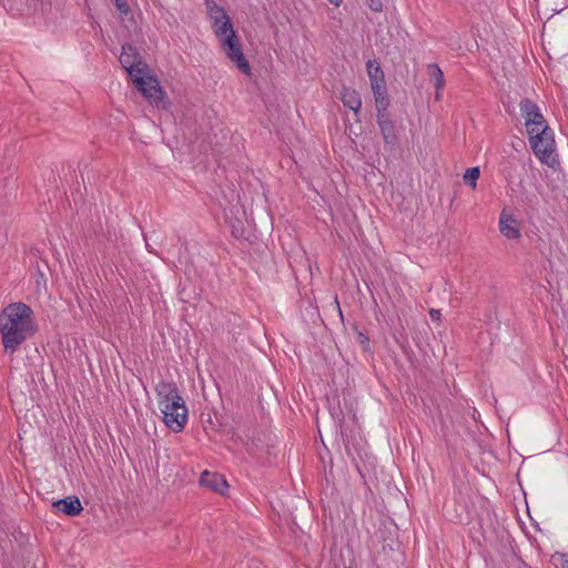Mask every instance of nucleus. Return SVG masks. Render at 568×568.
<instances>
[{"label": "nucleus", "instance_id": "obj_1", "mask_svg": "<svg viewBox=\"0 0 568 568\" xmlns=\"http://www.w3.org/2000/svg\"><path fill=\"white\" fill-rule=\"evenodd\" d=\"M33 310L22 302L9 304L0 313V334L6 353H16L21 344L32 337L38 326Z\"/></svg>", "mask_w": 568, "mask_h": 568}, {"label": "nucleus", "instance_id": "obj_2", "mask_svg": "<svg viewBox=\"0 0 568 568\" xmlns=\"http://www.w3.org/2000/svg\"><path fill=\"white\" fill-rule=\"evenodd\" d=\"M529 142L535 155L542 164L551 169H556L559 165L552 131H545L544 128L542 131L536 133Z\"/></svg>", "mask_w": 568, "mask_h": 568}, {"label": "nucleus", "instance_id": "obj_3", "mask_svg": "<svg viewBox=\"0 0 568 568\" xmlns=\"http://www.w3.org/2000/svg\"><path fill=\"white\" fill-rule=\"evenodd\" d=\"M132 82L151 104H154L156 108H166L164 101L165 93L154 77H146L145 73H141L133 78Z\"/></svg>", "mask_w": 568, "mask_h": 568}, {"label": "nucleus", "instance_id": "obj_4", "mask_svg": "<svg viewBox=\"0 0 568 568\" xmlns=\"http://www.w3.org/2000/svg\"><path fill=\"white\" fill-rule=\"evenodd\" d=\"M226 58L245 75H251V64L245 58L242 44L236 33H231L221 40Z\"/></svg>", "mask_w": 568, "mask_h": 568}, {"label": "nucleus", "instance_id": "obj_5", "mask_svg": "<svg viewBox=\"0 0 568 568\" xmlns=\"http://www.w3.org/2000/svg\"><path fill=\"white\" fill-rule=\"evenodd\" d=\"M120 62L122 67L128 71L131 79L141 73H145V71L149 69L148 64L143 61L139 50L131 43H124L122 45Z\"/></svg>", "mask_w": 568, "mask_h": 568}, {"label": "nucleus", "instance_id": "obj_6", "mask_svg": "<svg viewBox=\"0 0 568 568\" xmlns=\"http://www.w3.org/2000/svg\"><path fill=\"white\" fill-rule=\"evenodd\" d=\"M376 121L385 144L394 150L398 145V134L389 112L376 113Z\"/></svg>", "mask_w": 568, "mask_h": 568}, {"label": "nucleus", "instance_id": "obj_7", "mask_svg": "<svg viewBox=\"0 0 568 568\" xmlns=\"http://www.w3.org/2000/svg\"><path fill=\"white\" fill-rule=\"evenodd\" d=\"M519 222L514 214L503 210L499 216V232L508 240H518L521 237V232L518 226Z\"/></svg>", "mask_w": 568, "mask_h": 568}, {"label": "nucleus", "instance_id": "obj_8", "mask_svg": "<svg viewBox=\"0 0 568 568\" xmlns=\"http://www.w3.org/2000/svg\"><path fill=\"white\" fill-rule=\"evenodd\" d=\"M200 485L220 495H224L229 487L224 476L217 473H210L209 470H204L201 474Z\"/></svg>", "mask_w": 568, "mask_h": 568}, {"label": "nucleus", "instance_id": "obj_9", "mask_svg": "<svg viewBox=\"0 0 568 568\" xmlns=\"http://www.w3.org/2000/svg\"><path fill=\"white\" fill-rule=\"evenodd\" d=\"M521 115L525 118V125L547 123L540 113L538 105L530 99H523L519 103Z\"/></svg>", "mask_w": 568, "mask_h": 568}, {"label": "nucleus", "instance_id": "obj_10", "mask_svg": "<svg viewBox=\"0 0 568 568\" xmlns=\"http://www.w3.org/2000/svg\"><path fill=\"white\" fill-rule=\"evenodd\" d=\"M52 506L63 514L74 517L80 515L83 510L81 501L77 496H69L63 499H59L52 504Z\"/></svg>", "mask_w": 568, "mask_h": 568}, {"label": "nucleus", "instance_id": "obj_11", "mask_svg": "<svg viewBox=\"0 0 568 568\" xmlns=\"http://www.w3.org/2000/svg\"><path fill=\"white\" fill-rule=\"evenodd\" d=\"M341 100L345 106L354 111L355 116L358 115L362 108V99L355 89L343 85ZM356 121H359L358 118H356Z\"/></svg>", "mask_w": 568, "mask_h": 568}, {"label": "nucleus", "instance_id": "obj_12", "mask_svg": "<svg viewBox=\"0 0 568 568\" xmlns=\"http://www.w3.org/2000/svg\"><path fill=\"white\" fill-rule=\"evenodd\" d=\"M163 420L170 429L174 433H179L184 428L187 422V408H183V410L179 413H165Z\"/></svg>", "mask_w": 568, "mask_h": 568}, {"label": "nucleus", "instance_id": "obj_13", "mask_svg": "<svg viewBox=\"0 0 568 568\" xmlns=\"http://www.w3.org/2000/svg\"><path fill=\"white\" fill-rule=\"evenodd\" d=\"M375 100L376 113L387 112L389 106V97L386 89V84H375L371 87Z\"/></svg>", "mask_w": 568, "mask_h": 568}, {"label": "nucleus", "instance_id": "obj_14", "mask_svg": "<svg viewBox=\"0 0 568 568\" xmlns=\"http://www.w3.org/2000/svg\"><path fill=\"white\" fill-rule=\"evenodd\" d=\"M366 69L371 87L375 84L385 83L384 71L382 70L381 64L376 60H368L366 63Z\"/></svg>", "mask_w": 568, "mask_h": 568}, {"label": "nucleus", "instance_id": "obj_15", "mask_svg": "<svg viewBox=\"0 0 568 568\" xmlns=\"http://www.w3.org/2000/svg\"><path fill=\"white\" fill-rule=\"evenodd\" d=\"M159 407L163 415H165V413H179L183 410V408H186L184 399L180 395H175L172 399L159 400Z\"/></svg>", "mask_w": 568, "mask_h": 568}, {"label": "nucleus", "instance_id": "obj_16", "mask_svg": "<svg viewBox=\"0 0 568 568\" xmlns=\"http://www.w3.org/2000/svg\"><path fill=\"white\" fill-rule=\"evenodd\" d=\"M156 395L159 400H168L169 398H174L175 395L179 394V389L174 383L170 382H160L155 387Z\"/></svg>", "mask_w": 568, "mask_h": 568}, {"label": "nucleus", "instance_id": "obj_17", "mask_svg": "<svg viewBox=\"0 0 568 568\" xmlns=\"http://www.w3.org/2000/svg\"><path fill=\"white\" fill-rule=\"evenodd\" d=\"M212 28H213L214 34L216 36V38L220 41L223 40L224 37H227L231 33H236L233 28L230 17L224 18L223 20L220 21V23L212 22Z\"/></svg>", "mask_w": 568, "mask_h": 568}, {"label": "nucleus", "instance_id": "obj_18", "mask_svg": "<svg viewBox=\"0 0 568 568\" xmlns=\"http://www.w3.org/2000/svg\"><path fill=\"white\" fill-rule=\"evenodd\" d=\"M206 10L212 22L220 23L221 20L229 17L224 8L216 4L213 0H206Z\"/></svg>", "mask_w": 568, "mask_h": 568}, {"label": "nucleus", "instance_id": "obj_19", "mask_svg": "<svg viewBox=\"0 0 568 568\" xmlns=\"http://www.w3.org/2000/svg\"><path fill=\"white\" fill-rule=\"evenodd\" d=\"M430 81L434 83V87L437 91H440L445 85L444 73L442 69L436 63H432L428 65Z\"/></svg>", "mask_w": 568, "mask_h": 568}, {"label": "nucleus", "instance_id": "obj_20", "mask_svg": "<svg viewBox=\"0 0 568 568\" xmlns=\"http://www.w3.org/2000/svg\"><path fill=\"white\" fill-rule=\"evenodd\" d=\"M480 175V171H479V168L478 166H473V168H469L466 170V172L464 173V182L466 184H468L469 186H471L473 189L476 187V182L478 180Z\"/></svg>", "mask_w": 568, "mask_h": 568}, {"label": "nucleus", "instance_id": "obj_21", "mask_svg": "<svg viewBox=\"0 0 568 568\" xmlns=\"http://www.w3.org/2000/svg\"><path fill=\"white\" fill-rule=\"evenodd\" d=\"M355 339L361 345L362 349L369 351V337L361 332L357 326H354Z\"/></svg>", "mask_w": 568, "mask_h": 568}, {"label": "nucleus", "instance_id": "obj_22", "mask_svg": "<svg viewBox=\"0 0 568 568\" xmlns=\"http://www.w3.org/2000/svg\"><path fill=\"white\" fill-rule=\"evenodd\" d=\"M526 128H527V133L529 135V140L532 139L534 135H536V133H539L540 131H542L544 128H545V131H551L548 123H539L538 122V124H531Z\"/></svg>", "mask_w": 568, "mask_h": 568}, {"label": "nucleus", "instance_id": "obj_23", "mask_svg": "<svg viewBox=\"0 0 568 568\" xmlns=\"http://www.w3.org/2000/svg\"><path fill=\"white\" fill-rule=\"evenodd\" d=\"M114 4L122 17H128L131 13V9L126 0H114Z\"/></svg>", "mask_w": 568, "mask_h": 568}, {"label": "nucleus", "instance_id": "obj_24", "mask_svg": "<svg viewBox=\"0 0 568 568\" xmlns=\"http://www.w3.org/2000/svg\"><path fill=\"white\" fill-rule=\"evenodd\" d=\"M552 559L556 560V566H559L560 568H568V554L556 552L552 556Z\"/></svg>", "mask_w": 568, "mask_h": 568}, {"label": "nucleus", "instance_id": "obj_25", "mask_svg": "<svg viewBox=\"0 0 568 568\" xmlns=\"http://www.w3.org/2000/svg\"><path fill=\"white\" fill-rule=\"evenodd\" d=\"M231 232L232 235L236 239H240L244 235V229L240 221H236V223H231Z\"/></svg>", "mask_w": 568, "mask_h": 568}, {"label": "nucleus", "instance_id": "obj_26", "mask_svg": "<svg viewBox=\"0 0 568 568\" xmlns=\"http://www.w3.org/2000/svg\"><path fill=\"white\" fill-rule=\"evenodd\" d=\"M367 6L375 12H381L383 10V1L382 0H365Z\"/></svg>", "mask_w": 568, "mask_h": 568}, {"label": "nucleus", "instance_id": "obj_27", "mask_svg": "<svg viewBox=\"0 0 568 568\" xmlns=\"http://www.w3.org/2000/svg\"><path fill=\"white\" fill-rule=\"evenodd\" d=\"M537 197L536 196H532V197H526V204L529 206V209H531L532 211H537Z\"/></svg>", "mask_w": 568, "mask_h": 568}, {"label": "nucleus", "instance_id": "obj_28", "mask_svg": "<svg viewBox=\"0 0 568 568\" xmlns=\"http://www.w3.org/2000/svg\"><path fill=\"white\" fill-rule=\"evenodd\" d=\"M429 315L433 321H438L440 318V311L433 308L429 311Z\"/></svg>", "mask_w": 568, "mask_h": 568}, {"label": "nucleus", "instance_id": "obj_29", "mask_svg": "<svg viewBox=\"0 0 568 568\" xmlns=\"http://www.w3.org/2000/svg\"><path fill=\"white\" fill-rule=\"evenodd\" d=\"M331 3L335 4V6H339L342 0H328Z\"/></svg>", "mask_w": 568, "mask_h": 568}, {"label": "nucleus", "instance_id": "obj_30", "mask_svg": "<svg viewBox=\"0 0 568 568\" xmlns=\"http://www.w3.org/2000/svg\"><path fill=\"white\" fill-rule=\"evenodd\" d=\"M435 99H436V100H439V99H440V93H439V91H437V90H436Z\"/></svg>", "mask_w": 568, "mask_h": 568}, {"label": "nucleus", "instance_id": "obj_31", "mask_svg": "<svg viewBox=\"0 0 568 568\" xmlns=\"http://www.w3.org/2000/svg\"><path fill=\"white\" fill-rule=\"evenodd\" d=\"M2 180L6 182V183H4V185H3V187H7V184H8V182H9V180H10V179H9V178H3Z\"/></svg>", "mask_w": 568, "mask_h": 568}]
</instances>
